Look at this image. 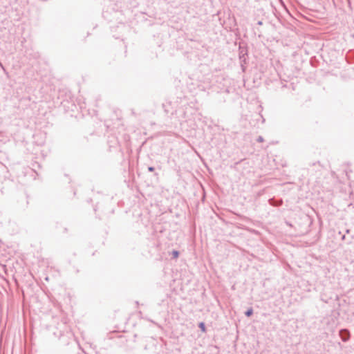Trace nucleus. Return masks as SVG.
Returning <instances> with one entry per match:
<instances>
[{
    "instance_id": "nucleus-5",
    "label": "nucleus",
    "mask_w": 354,
    "mask_h": 354,
    "mask_svg": "<svg viewBox=\"0 0 354 354\" xmlns=\"http://www.w3.org/2000/svg\"><path fill=\"white\" fill-rule=\"evenodd\" d=\"M257 141L259 142H262L263 141V138L262 136H259L257 139Z\"/></svg>"
},
{
    "instance_id": "nucleus-8",
    "label": "nucleus",
    "mask_w": 354,
    "mask_h": 354,
    "mask_svg": "<svg viewBox=\"0 0 354 354\" xmlns=\"http://www.w3.org/2000/svg\"><path fill=\"white\" fill-rule=\"evenodd\" d=\"M342 240H344V239H345V235H343V236H342Z\"/></svg>"
},
{
    "instance_id": "nucleus-3",
    "label": "nucleus",
    "mask_w": 354,
    "mask_h": 354,
    "mask_svg": "<svg viewBox=\"0 0 354 354\" xmlns=\"http://www.w3.org/2000/svg\"><path fill=\"white\" fill-rule=\"evenodd\" d=\"M198 327L200 328V329L203 331V332H205V323L203 322H200L199 324H198Z\"/></svg>"
},
{
    "instance_id": "nucleus-9",
    "label": "nucleus",
    "mask_w": 354,
    "mask_h": 354,
    "mask_svg": "<svg viewBox=\"0 0 354 354\" xmlns=\"http://www.w3.org/2000/svg\"><path fill=\"white\" fill-rule=\"evenodd\" d=\"M0 66L3 68V66H2V64H1V62H0Z\"/></svg>"
},
{
    "instance_id": "nucleus-6",
    "label": "nucleus",
    "mask_w": 354,
    "mask_h": 354,
    "mask_svg": "<svg viewBox=\"0 0 354 354\" xmlns=\"http://www.w3.org/2000/svg\"><path fill=\"white\" fill-rule=\"evenodd\" d=\"M155 170V168L152 166L148 167V171L150 172H153Z\"/></svg>"
},
{
    "instance_id": "nucleus-1",
    "label": "nucleus",
    "mask_w": 354,
    "mask_h": 354,
    "mask_svg": "<svg viewBox=\"0 0 354 354\" xmlns=\"http://www.w3.org/2000/svg\"><path fill=\"white\" fill-rule=\"evenodd\" d=\"M339 333L343 342H346L350 338V333L347 329H341Z\"/></svg>"
},
{
    "instance_id": "nucleus-4",
    "label": "nucleus",
    "mask_w": 354,
    "mask_h": 354,
    "mask_svg": "<svg viewBox=\"0 0 354 354\" xmlns=\"http://www.w3.org/2000/svg\"><path fill=\"white\" fill-rule=\"evenodd\" d=\"M172 255H173V257H174V258H177V257H178V256H179V252H178V251H177V250H174V251L172 252Z\"/></svg>"
},
{
    "instance_id": "nucleus-2",
    "label": "nucleus",
    "mask_w": 354,
    "mask_h": 354,
    "mask_svg": "<svg viewBox=\"0 0 354 354\" xmlns=\"http://www.w3.org/2000/svg\"><path fill=\"white\" fill-rule=\"evenodd\" d=\"M252 314H253V309L252 308H248L245 312V315L246 317H250Z\"/></svg>"
},
{
    "instance_id": "nucleus-7",
    "label": "nucleus",
    "mask_w": 354,
    "mask_h": 354,
    "mask_svg": "<svg viewBox=\"0 0 354 354\" xmlns=\"http://www.w3.org/2000/svg\"><path fill=\"white\" fill-rule=\"evenodd\" d=\"M257 24L259 25V26L262 25V21H259L257 22Z\"/></svg>"
}]
</instances>
